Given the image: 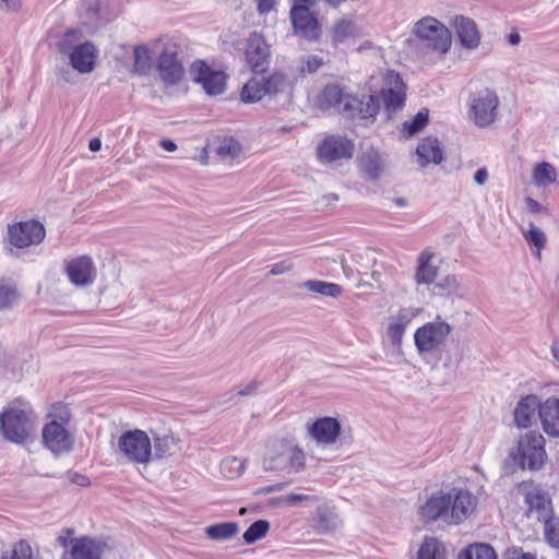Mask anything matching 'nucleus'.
<instances>
[{
  "mask_svg": "<svg viewBox=\"0 0 559 559\" xmlns=\"http://www.w3.org/2000/svg\"><path fill=\"white\" fill-rule=\"evenodd\" d=\"M433 254L429 250L420 252L417 259V267L415 272V281L418 285L431 284L437 275L438 267L431 264Z\"/></svg>",
  "mask_w": 559,
  "mask_h": 559,
  "instance_id": "obj_31",
  "label": "nucleus"
},
{
  "mask_svg": "<svg viewBox=\"0 0 559 559\" xmlns=\"http://www.w3.org/2000/svg\"><path fill=\"white\" fill-rule=\"evenodd\" d=\"M75 540H78V538L74 537V530L69 527L61 530L57 537V544L62 547L64 551L71 549Z\"/></svg>",
  "mask_w": 559,
  "mask_h": 559,
  "instance_id": "obj_47",
  "label": "nucleus"
},
{
  "mask_svg": "<svg viewBox=\"0 0 559 559\" xmlns=\"http://www.w3.org/2000/svg\"><path fill=\"white\" fill-rule=\"evenodd\" d=\"M323 64V59L311 55L302 60L301 72L302 73H314Z\"/></svg>",
  "mask_w": 559,
  "mask_h": 559,
  "instance_id": "obj_48",
  "label": "nucleus"
},
{
  "mask_svg": "<svg viewBox=\"0 0 559 559\" xmlns=\"http://www.w3.org/2000/svg\"><path fill=\"white\" fill-rule=\"evenodd\" d=\"M306 461V452L294 439L281 438L266 444L262 466L266 472L293 475L305 471Z\"/></svg>",
  "mask_w": 559,
  "mask_h": 559,
  "instance_id": "obj_3",
  "label": "nucleus"
},
{
  "mask_svg": "<svg viewBox=\"0 0 559 559\" xmlns=\"http://www.w3.org/2000/svg\"><path fill=\"white\" fill-rule=\"evenodd\" d=\"M341 264H342V270H343L345 276L347 278H349L353 275V270L347 264V262H346V260L344 258L341 260Z\"/></svg>",
  "mask_w": 559,
  "mask_h": 559,
  "instance_id": "obj_63",
  "label": "nucleus"
},
{
  "mask_svg": "<svg viewBox=\"0 0 559 559\" xmlns=\"http://www.w3.org/2000/svg\"><path fill=\"white\" fill-rule=\"evenodd\" d=\"M361 31L357 24L348 19H342L331 28L332 44L337 46L348 38L360 37Z\"/></svg>",
  "mask_w": 559,
  "mask_h": 559,
  "instance_id": "obj_33",
  "label": "nucleus"
},
{
  "mask_svg": "<svg viewBox=\"0 0 559 559\" xmlns=\"http://www.w3.org/2000/svg\"><path fill=\"white\" fill-rule=\"evenodd\" d=\"M413 34L428 48L444 55L452 44V36L447 26L432 16H425L417 21L413 27Z\"/></svg>",
  "mask_w": 559,
  "mask_h": 559,
  "instance_id": "obj_8",
  "label": "nucleus"
},
{
  "mask_svg": "<svg viewBox=\"0 0 559 559\" xmlns=\"http://www.w3.org/2000/svg\"><path fill=\"white\" fill-rule=\"evenodd\" d=\"M358 167L364 178L377 181L386 170V164L382 156L374 151L365 152L358 158Z\"/></svg>",
  "mask_w": 559,
  "mask_h": 559,
  "instance_id": "obj_27",
  "label": "nucleus"
},
{
  "mask_svg": "<svg viewBox=\"0 0 559 559\" xmlns=\"http://www.w3.org/2000/svg\"><path fill=\"white\" fill-rule=\"evenodd\" d=\"M79 28L68 29L57 41L59 53L68 57L71 67L79 73H91L95 68L98 49Z\"/></svg>",
  "mask_w": 559,
  "mask_h": 559,
  "instance_id": "obj_4",
  "label": "nucleus"
},
{
  "mask_svg": "<svg viewBox=\"0 0 559 559\" xmlns=\"http://www.w3.org/2000/svg\"><path fill=\"white\" fill-rule=\"evenodd\" d=\"M459 286L460 283L454 275H448L437 284V287L447 289L449 293H455Z\"/></svg>",
  "mask_w": 559,
  "mask_h": 559,
  "instance_id": "obj_51",
  "label": "nucleus"
},
{
  "mask_svg": "<svg viewBox=\"0 0 559 559\" xmlns=\"http://www.w3.org/2000/svg\"><path fill=\"white\" fill-rule=\"evenodd\" d=\"M429 121V111L428 109H421L418 111L414 118L409 121L404 122V130L409 134L414 135L421 131Z\"/></svg>",
  "mask_w": 559,
  "mask_h": 559,
  "instance_id": "obj_44",
  "label": "nucleus"
},
{
  "mask_svg": "<svg viewBox=\"0 0 559 559\" xmlns=\"http://www.w3.org/2000/svg\"><path fill=\"white\" fill-rule=\"evenodd\" d=\"M457 559H497L493 548L487 544L468 546Z\"/></svg>",
  "mask_w": 559,
  "mask_h": 559,
  "instance_id": "obj_39",
  "label": "nucleus"
},
{
  "mask_svg": "<svg viewBox=\"0 0 559 559\" xmlns=\"http://www.w3.org/2000/svg\"><path fill=\"white\" fill-rule=\"evenodd\" d=\"M418 164L426 167L429 163L440 164L443 160V151L437 138L428 136L424 139L416 150Z\"/></svg>",
  "mask_w": 559,
  "mask_h": 559,
  "instance_id": "obj_30",
  "label": "nucleus"
},
{
  "mask_svg": "<svg viewBox=\"0 0 559 559\" xmlns=\"http://www.w3.org/2000/svg\"><path fill=\"white\" fill-rule=\"evenodd\" d=\"M509 456L522 469H540L547 459L544 437L536 431L522 435L518 440L516 449L511 451Z\"/></svg>",
  "mask_w": 559,
  "mask_h": 559,
  "instance_id": "obj_6",
  "label": "nucleus"
},
{
  "mask_svg": "<svg viewBox=\"0 0 559 559\" xmlns=\"http://www.w3.org/2000/svg\"><path fill=\"white\" fill-rule=\"evenodd\" d=\"M43 442L53 454L59 455L71 451L73 438L64 425L57 420H51L43 428Z\"/></svg>",
  "mask_w": 559,
  "mask_h": 559,
  "instance_id": "obj_17",
  "label": "nucleus"
},
{
  "mask_svg": "<svg viewBox=\"0 0 559 559\" xmlns=\"http://www.w3.org/2000/svg\"><path fill=\"white\" fill-rule=\"evenodd\" d=\"M69 281L76 287L90 286L96 277V266L88 255H81L66 262Z\"/></svg>",
  "mask_w": 559,
  "mask_h": 559,
  "instance_id": "obj_19",
  "label": "nucleus"
},
{
  "mask_svg": "<svg viewBox=\"0 0 559 559\" xmlns=\"http://www.w3.org/2000/svg\"><path fill=\"white\" fill-rule=\"evenodd\" d=\"M353 151L352 141L343 136L331 135L318 146V157L323 164H331L340 159L350 158Z\"/></svg>",
  "mask_w": 559,
  "mask_h": 559,
  "instance_id": "obj_18",
  "label": "nucleus"
},
{
  "mask_svg": "<svg viewBox=\"0 0 559 559\" xmlns=\"http://www.w3.org/2000/svg\"><path fill=\"white\" fill-rule=\"evenodd\" d=\"M317 496H308V495H301V493H288L284 498H282V501L286 504H296L301 501H317Z\"/></svg>",
  "mask_w": 559,
  "mask_h": 559,
  "instance_id": "obj_50",
  "label": "nucleus"
},
{
  "mask_svg": "<svg viewBox=\"0 0 559 559\" xmlns=\"http://www.w3.org/2000/svg\"><path fill=\"white\" fill-rule=\"evenodd\" d=\"M255 383L247 384L242 390H239L237 395L245 396L251 394L255 390Z\"/></svg>",
  "mask_w": 559,
  "mask_h": 559,
  "instance_id": "obj_62",
  "label": "nucleus"
},
{
  "mask_svg": "<svg viewBox=\"0 0 559 559\" xmlns=\"http://www.w3.org/2000/svg\"><path fill=\"white\" fill-rule=\"evenodd\" d=\"M500 99L497 92L481 87L469 93L468 118L478 128L491 126L498 118Z\"/></svg>",
  "mask_w": 559,
  "mask_h": 559,
  "instance_id": "obj_7",
  "label": "nucleus"
},
{
  "mask_svg": "<svg viewBox=\"0 0 559 559\" xmlns=\"http://www.w3.org/2000/svg\"><path fill=\"white\" fill-rule=\"evenodd\" d=\"M290 20L295 32L310 40H316L320 36L318 20L305 4H294L290 9Z\"/></svg>",
  "mask_w": 559,
  "mask_h": 559,
  "instance_id": "obj_20",
  "label": "nucleus"
},
{
  "mask_svg": "<svg viewBox=\"0 0 559 559\" xmlns=\"http://www.w3.org/2000/svg\"><path fill=\"white\" fill-rule=\"evenodd\" d=\"M270 48L262 35L250 34L247 40L245 58L251 71L255 74L264 73L270 64Z\"/></svg>",
  "mask_w": 559,
  "mask_h": 559,
  "instance_id": "obj_16",
  "label": "nucleus"
},
{
  "mask_svg": "<svg viewBox=\"0 0 559 559\" xmlns=\"http://www.w3.org/2000/svg\"><path fill=\"white\" fill-rule=\"evenodd\" d=\"M313 522L314 530L320 534L331 533L341 524L335 507L328 503H323L317 508Z\"/></svg>",
  "mask_w": 559,
  "mask_h": 559,
  "instance_id": "obj_29",
  "label": "nucleus"
},
{
  "mask_svg": "<svg viewBox=\"0 0 559 559\" xmlns=\"http://www.w3.org/2000/svg\"><path fill=\"white\" fill-rule=\"evenodd\" d=\"M419 314V309L413 307L401 308L389 318L386 335L393 345L400 346L408 324Z\"/></svg>",
  "mask_w": 559,
  "mask_h": 559,
  "instance_id": "obj_23",
  "label": "nucleus"
},
{
  "mask_svg": "<svg viewBox=\"0 0 559 559\" xmlns=\"http://www.w3.org/2000/svg\"><path fill=\"white\" fill-rule=\"evenodd\" d=\"M239 532V526L236 522H224L207 526L205 533L210 539L213 540H227L233 538Z\"/></svg>",
  "mask_w": 559,
  "mask_h": 559,
  "instance_id": "obj_35",
  "label": "nucleus"
},
{
  "mask_svg": "<svg viewBox=\"0 0 559 559\" xmlns=\"http://www.w3.org/2000/svg\"><path fill=\"white\" fill-rule=\"evenodd\" d=\"M131 72L139 76L150 75L153 71V52L146 45L134 46Z\"/></svg>",
  "mask_w": 559,
  "mask_h": 559,
  "instance_id": "obj_32",
  "label": "nucleus"
},
{
  "mask_svg": "<svg viewBox=\"0 0 559 559\" xmlns=\"http://www.w3.org/2000/svg\"><path fill=\"white\" fill-rule=\"evenodd\" d=\"M257 2V9L260 14H267L272 10H274L276 1L275 0H254Z\"/></svg>",
  "mask_w": 559,
  "mask_h": 559,
  "instance_id": "obj_54",
  "label": "nucleus"
},
{
  "mask_svg": "<svg viewBox=\"0 0 559 559\" xmlns=\"http://www.w3.org/2000/svg\"><path fill=\"white\" fill-rule=\"evenodd\" d=\"M525 502L528 506V513L535 516L538 521L548 524V521L554 520L551 499L547 492L540 488L534 487L526 492Z\"/></svg>",
  "mask_w": 559,
  "mask_h": 559,
  "instance_id": "obj_22",
  "label": "nucleus"
},
{
  "mask_svg": "<svg viewBox=\"0 0 559 559\" xmlns=\"http://www.w3.org/2000/svg\"><path fill=\"white\" fill-rule=\"evenodd\" d=\"M307 433L318 444L331 445L341 435V423L334 417H321L307 425Z\"/></svg>",
  "mask_w": 559,
  "mask_h": 559,
  "instance_id": "obj_21",
  "label": "nucleus"
},
{
  "mask_svg": "<svg viewBox=\"0 0 559 559\" xmlns=\"http://www.w3.org/2000/svg\"><path fill=\"white\" fill-rule=\"evenodd\" d=\"M503 559H536V556L525 552L522 548H511L504 552Z\"/></svg>",
  "mask_w": 559,
  "mask_h": 559,
  "instance_id": "obj_52",
  "label": "nucleus"
},
{
  "mask_svg": "<svg viewBox=\"0 0 559 559\" xmlns=\"http://www.w3.org/2000/svg\"><path fill=\"white\" fill-rule=\"evenodd\" d=\"M453 26L462 47L474 50L479 46L480 33L472 19L463 15L456 16Z\"/></svg>",
  "mask_w": 559,
  "mask_h": 559,
  "instance_id": "obj_26",
  "label": "nucleus"
},
{
  "mask_svg": "<svg viewBox=\"0 0 559 559\" xmlns=\"http://www.w3.org/2000/svg\"><path fill=\"white\" fill-rule=\"evenodd\" d=\"M545 538L549 545L559 548V519L548 521L544 526Z\"/></svg>",
  "mask_w": 559,
  "mask_h": 559,
  "instance_id": "obj_46",
  "label": "nucleus"
},
{
  "mask_svg": "<svg viewBox=\"0 0 559 559\" xmlns=\"http://www.w3.org/2000/svg\"><path fill=\"white\" fill-rule=\"evenodd\" d=\"M283 488H284V484H275V485H270V486H265V487H260L254 491V495H266V493H271V492H274L277 490H282Z\"/></svg>",
  "mask_w": 559,
  "mask_h": 559,
  "instance_id": "obj_58",
  "label": "nucleus"
},
{
  "mask_svg": "<svg viewBox=\"0 0 559 559\" xmlns=\"http://www.w3.org/2000/svg\"><path fill=\"white\" fill-rule=\"evenodd\" d=\"M153 459L170 456L176 448V439L173 436H155L152 440Z\"/></svg>",
  "mask_w": 559,
  "mask_h": 559,
  "instance_id": "obj_38",
  "label": "nucleus"
},
{
  "mask_svg": "<svg viewBox=\"0 0 559 559\" xmlns=\"http://www.w3.org/2000/svg\"><path fill=\"white\" fill-rule=\"evenodd\" d=\"M216 153L222 158H236L241 153V145L231 136L224 138L219 141L216 147Z\"/></svg>",
  "mask_w": 559,
  "mask_h": 559,
  "instance_id": "obj_41",
  "label": "nucleus"
},
{
  "mask_svg": "<svg viewBox=\"0 0 559 559\" xmlns=\"http://www.w3.org/2000/svg\"><path fill=\"white\" fill-rule=\"evenodd\" d=\"M417 559H447L445 547L436 537H428L421 544Z\"/></svg>",
  "mask_w": 559,
  "mask_h": 559,
  "instance_id": "obj_34",
  "label": "nucleus"
},
{
  "mask_svg": "<svg viewBox=\"0 0 559 559\" xmlns=\"http://www.w3.org/2000/svg\"><path fill=\"white\" fill-rule=\"evenodd\" d=\"M385 87L380 95H372L378 99L379 106L384 104L385 110L391 114L403 108L405 104V84L395 71H388L384 76Z\"/></svg>",
  "mask_w": 559,
  "mask_h": 559,
  "instance_id": "obj_13",
  "label": "nucleus"
},
{
  "mask_svg": "<svg viewBox=\"0 0 559 559\" xmlns=\"http://www.w3.org/2000/svg\"><path fill=\"white\" fill-rule=\"evenodd\" d=\"M524 239L535 249L533 254L540 260L542 259V250L546 245L547 238L545 233L539 229L534 223L528 224V229L522 231Z\"/></svg>",
  "mask_w": 559,
  "mask_h": 559,
  "instance_id": "obj_36",
  "label": "nucleus"
},
{
  "mask_svg": "<svg viewBox=\"0 0 559 559\" xmlns=\"http://www.w3.org/2000/svg\"><path fill=\"white\" fill-rule=\"evenodd\" d=\"M156 72L165 86L177 85L185 75V69L175 49L165 48L156 59Z\"/></svg>",
  "mask_w": 559,
  "mask_h": 559,
  "instance_id": "obj_14",
  "label": "nucleus"
},
{
  "mask_svg": "<svg viewBox=\"0 0 559 559\" xmlns=\"http://www.w3.org/2000/svg\"><path fill=\"white\" fill-rule=\"evenodd\" d=\"M462 360V352L457 348L455 352L447 349L444 352L443 367L453 369L457 368Z\"/></svg>",
  "mask_w": 559,
  "mask_h": 559,
  "instance_id": "obj_49",
  "label": "nucleus"
},
{
  "mask_svg": "<svg viewBox=\"0 0 559 559\" xmlns=\"http://www.w3.org/2000/svg\"><path fill=\"white\" fill-rule=\"evenodd\" d=\"M88 14V20H83V23L91 28H95L97 26L98 12L96 8H90L86 12Z\"/></svg>",
  "mask_w": 559,
  "mask_h": 559,
  "instance_id": "obj_56",
  "label": "nucleus"
},
{
  "mask_svg": "<svg viewBox=\"0 0 559 559\" xmlns=\"http://www.w3.org/2000/svg\"><path fill=\"white\" fill-rule=\"evenodd\" d=\"M88 148L92 152H98L102 148V141L98 138H94L88 143Z\"/></svg>",
  "mask_w": 559,
  "mask_h": 559,
  "instance_id": "obj_61",
  "label": "nucleus"
},
{
  "mask_svg": "<svg viewBox=\"0 0 559 559\" xmlns=\"http://www.w3.org/2000/svg\"><path fill=\"white\" fill-rule=\"evenodd\" d=\"M538 416L544 431L550 437H559V400L549 397L543 402Z\"/></svg>",
  "mask_w": 559,
  "mask_h": 559,
  "instance_id": "obj_28",
  "label": "nucleus"
},
{
  "mask_svg": "<svg viewBox=\"0 0 559 559\" xmlns=\"http://www.w3.org/2000/svg\"><path fill=\"white\" fill-rule=\"evenodd\" d=\"M301 287L311 293L320 294L326 297H337L342 293V287L335 283H329L319 280H309L301 284Z\"/></svg>",
  "mask_w": 559,
  "mask_h": 559,
  "instance_id": "obj_37",
  "label": "nucleus"
},
{
  "mask_svg": "<svg viewBox=\"0 0 559 559\" xmlns=\"http://www.w3.org/2000/svg\"><path fill=\"white\" fill-rule=\"evenodd\" d=\"M192 80L200 84L206 94L218 95L225 91L226 75L223 71L211 68L206 62L197 60L190 68Z\"/></svg>",
  "mask_w": 559,
  "mask_h": 559,
  "instance_id": "obj_12",
  "label": "nucleus"
},
{
  "mask_svg": "<svg viewBox=\"0 0 559 559\" xmlns=\"http://www.w3.org/2000/svg\"><path fill=\"white\" fill-rule=\"evenodd\" d=\"M289 83L287 76L281 72H274L266 79H251L241 90V100L243 103H255L264 96H276L288 90Z\"/></svg>",
  "mask_w": 559,
  "mask_h": 559,
  "instance_id": "obj_11",
  "label": "nucleus"
},
{
  "mask_svg": "<svg viewBox=\"0 0 559 559\" xmlns=\"http://www.w3.org/2000/svg\"><path fill=\"white\" fill-rule=\"evenodd\" d=\"M46 235L45 227L36 221L21 222L9 226V241L16 248H26L31 245L40 243Z\"/></svg>",
  "mask_w": 559,
  "mask_h": 559,
  "instance_id": "obj_15",
  "label": "nucleus"
},
{
  "mask_svg": "<svg viewBox=\"0 0 559 559\" xmlns=\"http://www.w3.org/2000/svg\"><path fill=\"white\" fill-rule=\"evenodd\" d=\"M0 7L8 10H15L20 7V0H0Z\"/></svg>",
  "mask_w": 559,
  "mask_h": 559,
  "instance_id": "obj_59",
  "label": "nucleus"
},
{
  "mask_svg": "<svg viewBox=\"0 0 559 559\" xmlns=\"http://www.w3.org/2000/svg\"><path fill=\"white\" fill-rule=\"evenodd\" d=\"M524 202L527 211L532 214L539 213L543 210L540 203L531 197L525 198Z\"/></svg>",
  "mask_w": 559,
  "mask_h": 559,
  "instance_id": "obj_55",
  "label": "nucleus"
},
{
  "mask_svg": "<svg viewBox=\"0 0 559 559\" xmlns=\"http://www.w3.org/2000/svg\"><path fill=\"white\" fill-rule=\"evenodd\" d=\"M116 453L128 463L147 465L153 461L152 439L144 430H127L117 439Z\"/></svg>",
  "mask_w": 559,
  "mask_h": 559,
  "instance_id": "obj_5",
  "label": "nucleus"
},
{
  "mask_svg": "<svg viewBox=\"0 0 559 559\" xmlns=\"http://www.w3.org/2000/svg\"><path fill=\"white\" fill-rule=\"evenodd\" d=\"M451 332L452 326L440 317L419 326L414 333L417 353L423 357L432 354L445 342Z\"/></svg>",
  "mask_w": 559,
  "mask_h": 559,
  "instance_id": "obj_9",
  "label": "nucleus"
},
{
  "mask_svg": "<svg viewBox=\"0 0 559 559\" xmlns=\"http://www.w3.org/2000/svg\"><path fill=\"white\" fill-rule=\"evenodd\" d=\"M73 481L80 486H86L88 484V478L84 475H75Z\"/></svg>",
  "mask_w": 559,
  "mask_h": 559,
  "instance_id": "obj_64",
  "label": "nucleus"
},
{
  "mask_svg": "<svg viewBox=\"0 0 559 559\" xmlns=\"http://www.w3.org/2000/svg\"><path fill=\"white\" fill-rule=\"evenodd\" d=\"M33 411L31 408L10 407L0 414L1 431L5 439L15 442H24L32 429Z\"/></svg>",
  "mask_w": 559,
  "mask_h": 559,
  "instance_id": "obj_10",
  "label": "nucleus"
},
{
  "mask_svg": "<svg viewBox=\"0 0 559 559\" xmlns=\"http://www.w3.org/2000/svg\"><path fill=\"white\" fill-rule=\"evenodd\" d=\"M478 498L468 489L453 487L432 492L418 508V515L425 523L442 522L460 525L476 511Z\"/></svg>",
  "mask_w": 559,
  "mask_h": 559,
  "instance_id": "obj_1",
  "label": "nucleus"
},
{
  "mask_svg": "<svg viewBox=\"0 0 559 559\" xmlns=\"http://www.w3.org/2000/svg\"><path fill=\"white\" fill-rule=\"evenodd\" d=\"M488 171L486 168H479L476 170L475 175H474V181L478 185V186H484L487 180H488Z\"/></svg>",
  "mask_w": 559,
  "mask_h": 559,
  "instance_id": "obj_57",
  "label": "nucleus"
},
{
  "mask_svg": "<svg viewBox=\"0 0 559 559\" xmlns=\"http://www.w3.org/2000/svg\"><path fill=\"white\" fill-rule=\"evenodd\" d=\"M293 269V264L288 261H281L271 266L270 274L271 275H281L289 272Z\"/></svg>",
  "mask_w": 559,
  "mask_h": 559,
  "instance_id": "obj_53",
  "label": "nucleus"
},
{
  "mask_svg": "<svg viewBox=\"0 0 559 559\" xmlns=\"http://www.w3.org/2000/svg\"><path fill=\"white\" fill-rule=\"evenodd\" d=\"M270 528V523L266 520H258L252 523L249 528L243 533V540L246 544L251 545L257 540L263 538Z\"/></svg>",
  "mask_w": 559,
  "mask_h": 559,
  "instance_id": "obj_42",
  "label": "nucleus"
},
{
  "mask_svg": "<svg viewBox=\"0 0 559 559\" xmlns=\"http://www.w3.org/2000/svg\"><path fill=\"white\" fill-rule=\"evenodd\" d=\"M159 144L167 152H174L177 148L176 143L169 139L162 140Z\"/></svg>",
  "mask_w": 559,
  "mask_h": 559,
  "instance_id": "obj_60",
  "label": "nucleus"
},
{
  "mask_svg": "<svg viewBox=\"0 0 559 559\" xmlns=\"http://www.w3.org/2000/svg\"><path fill=\"white\" fill-rule=\"evenodd\" d=\"M104 545L91 537H79L71 549L66 550L61 559H100Z\"/></svg>",
  "mask_w": 559,
  "mask_h": 559,
  "instance_id": "obj_25",
  "label": "nucleus"
},
{
  "mask_svg": "<svg viewBox=\"0 0 559 559\" xmlns=\"http://www.w3.org/2000/svg\"><path fill=\"white\" fill-rule=\"evenodd\" d=\"M20 298L16 287L5 281H0V309L13 307Z\"/></svg>",
  "mask_w": 559,
  "mask_h": 559,
  "instance_id": "obj_43",
  "label": "nucleus"
},
{
  "mask_svg": "<svg viewBox=\"0 0 559 559\" xmlns=\"http://www.w3.org/2000/svg\"><path fill=\"white\" fill-rule=\"evenodd\" d=\"M534 180L538 185L554 182L556 180V170L548 163H540L535 167Z\"/></svg>",
  "mask_w": 559,
  "mask_h": 559,
  "instance_id": "obj_45",
  "label": "nucleus"
},
{
  "mask_svg": "<svg viewBox=\"0 0 559 559\" xmlns=\"http://www.w3.org/2000/svg\"><path fill=\"white\" fill-rule=\"evenodd\" d=\"M537 395L528 394L522 397L513 412L514 424L518 428H528L536 421V413L540 409Z\"/></svg>",
  "mask_w": 559,
  "mask_h": 559,
  "instance_id": "obj_24",
  "label": "nucleus"
},
{
  "mask_svg": "<svg viewBox=\"0 0 559 559\" xmlns=\"http://www.w3.org/2000/svg\"><path fill=\"white\" fill-rule=\"evenodd\" d=\"M245 463L246 461L241 459L229 456L221 462L219 471L226 478L234 479L243 473Z\"/></svg>",
  "mask_w": 559,
  "mask_h": 559,
  "instance_id": "obj_40",
  "label": "nucleus"
},
{
  "mask_svg": "<svg viewBox=\"0 0 559 559\" xmlns=\"http://www.w3.org/2000/svg\"><path fill=\"white\" fill-rule=\"evenodd\" d=\"M321 109H334L352 119L366 120L379 112V102L373 96L359 98L338 84L326 85L318 97Z\"/></svg>",
  "mask_w": 559,
  "mask_h": 559,
  "instance_id": "obj_2",
  "label": "nucleus"
}]
</instances>
